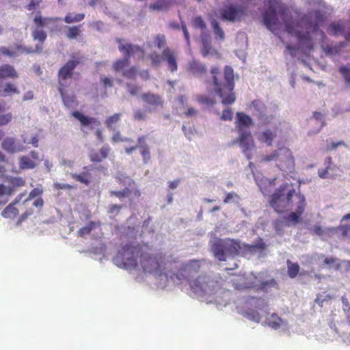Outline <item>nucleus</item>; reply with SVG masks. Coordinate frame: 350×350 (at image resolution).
I'll return each instance as SVG.
<instances>
[{
    "instance_id": "obj_1",
    "label": "nucleus",
    "mask_w": 350,
    "mask_h": 350,
    "mask_svg": "<svg viewBox=\"0 0 350 350\" xmlns=\"http://www.w3.org/2000/svg\"><path fill=\"white\" fill-rule=\"evenodd\" d=\"M179 258L169 252H157L155 254L142 256L141 265L144 271L154 276L157 286L165 288L171 285L188 284L189 296L206 304H228L230 291L219 288L217 282L207 277H198L200 262L191 260L179 265Z\"/></svg>"
},
{
    "instance_id": "obj_2",
    "label": "nucleus",
    "mask_w": 350,
    "mask_h": 350,
    "mask_svg": "<svg viewBox=\"0 0 350 350\" xmlns=\"http://www.w3.org/2000/svg\"><path fill=\"white\" fill-rule=\"evenodd\" d=\"M267 10L263 17L264 25L274 34L284 26L288 33L295 36L298 42L299 47L295 48L286 44L285 55L288 54L293 58L304 62L303 55L308 56L314 46V40L322 42L321 49L327 56L332 57L338 55L345 46V42L327 44L325 43L327 36L324 31L319 29V25L326 18L325 3L321 0H316L319 8L306 14L300 22L296 25L289 23L287 21L288 8L278 0H266Z\"/></svg>"
},
{
    "instance_id": "obj_3",
    "label": "nucleus",
    "mask_w": 350,
    "mask_h": 350,
    "mask_svg": "<svg viewBox=\"0 0 350 350\" xmlns=\"http://www.w3.org/2000/svg\"><path fill=\"white\" fill-rule=\"evenodd\" d=\"M211 252L215 259L219 261H226L228 259H232L240 254L243 249L253 252L256 249L260 250L265 248L264 243L256 245H241L238 241L233 239H219L214 238L210 241Z\"/></svg>"
},
{
    "instance_id": "obj_4",
    "label": "nucleus",
    "mask_w": 350,
    "mask_h": 350,
    "mask_svg": "<svg viewBox=\"0 0 350 350\" xmlns=\"http://www.w3.org/2000/svg\"><path fill=\"white\" fill-rule=\"evenodd\" d=\"M212 82L215 93L221 99L224 105L232 104L235 101L234 89L233 70L230 66H226L224 74V81L221 77L219 70L217 67L211 68Z\"/></svg>"
},
{
    "instance_id": "obj_5",
    "label": "nucleus",
    "mask_w": 350,
    "mask_h": 350,
    "mask_svg": "<svg viewBox=\"0 0 350 350\" xmlns=\"http://www.w3.org/2000/svg\"><path fill=\"white\" fill-rule=\"evenodd\" d=\"M140 252V249L138 247L133 246L131 245H126L122 247L113 258L114 264L120 268L125 269L127 270H142L144 271L141 265L142 256L144 254H148L150 255L155 254V253L144 252L142 253L139 256V263H138L137 258ZM146 273H147L146 272Z\"/></svg>"
},
{
    "instance_id": "obj_6",
    "label": "nucleus",
    "mask_w": 350,
    "mask_h": 350,
    "mask_svg": "<svg viewBox=\"0 0 350 350\" xmlns=\"http://www.w3.org/2000/svg\"><path fill=\"white\" fill-rule=\"evenodd\" d=\"M297 196L301 195L296 193L292 185L286 183L272 195L270 204L278 213L293 210L294 206L297 204Z\"/></svg>"
},
{
    "instance_id": "obj_7",
    "label": "nucleus",
    "mask_w": 350,
    "mask_h": 350,
    "mask_svg": "<svg viewBox=\"0 0 350 350\" xmlns=\"http://www.w3.org/2000/svg\"><path fill=\"white\" fill-rule=\"evenodd\" d=\"M272 161H275L276 166L282 171L291 172L294 169V158L288 148H280L262 158V162Z\"/></svg>"
},
{
    "instance_id": "obj_8",
    "label": "nucleus",
    "mask_w": 350,
    "mask_h": 350,
    "mask_svg": "<svg viewBox=\"0 0 350 350\" xmlns=\"http://www.w3.org/2000/svg\"><path fill=\"white\" fill-rule=\"evenodd\" d=\"M118 49L123 53L124 57L116 61L113 64V69L116 72L122 70L129 64V59L131 57L133 56L137 59L144 57V51L139 46L129 44L124 40H118Z\"/></svg>"
},
{
    "instance_id": "obj_9",
    "label": "nucleus",
    "mask_w": 350,
    "mask_h": 350,
    "mask_svg": "<svg viewBox=\"0 0 350 350\" xmlns=\"http://www.w3.org/2000/svg\"><path fill=\"white\" fill-rule=\"evenodd\" d=\"M152 65L159 66L162 62H165L167 64L168 69L174 72L178 70L177 64V53L169 47L165 48L161 55L154 52L150 55Z\"/></svg>"
},
{
    "instance_id": "obj_10",
    "label": "nucleus",
    "mask_w": 350,
    "mask_h": 350,
    "mask_svg": "<svg viewBox=\"0 0 350 350\" xmlns=\"http://www.w3.org/2000/svg\"><path fill=\"white\" fill-rule=\"evenodd\" d=\"M72 115L75 118L77 119L81 122L82 126L81 131L83 133H88V132L85 131L86 129H90L92 130L96 129V135L98 139L101 142L104 141L101 129L97 128L100 126V122L98 119L96 118L85 116L79 111H74Z\"/></svg>"
},
{
    "instance_id": "obj_11",
    "label": "nucleus",
    "mask_w": 350,
    "mask_h": 350,
    "mask_svg": "<svg viewBox=\"0 0 350 350\" xmlns=\"http://www.w3.org/2000/svg\"><path fill=\"white\" fill-rule=\"evenodd\" d=\"M245 8L243 5H229L220 11V18L224 21H240L245 16Z\"/></svg>"
},
{
    "instance_id": "obj_12",
    "label": "nucleus",
    "mask_w": 350,
    "mask_h": 350,
    "mask_svg": "<svg viewBox=\"0 0 350 350\" xmlns=\"http://www.w3.org/2000/svg\"><path fill=\"white\" fill-rule=\"evenodd\" d=\"M255 110V116H257L259 122L262 124H275V125L282 124V120L275 115H267L265 113L266 107L260 100H255L252 103Z\"/></svg>"
},
{
    "instance_id": "obj_13",
    "label": "nucleus",
    "mask_w": 350,
    "mask_h": 350,
    "mask_svg": "<svg viewBox=\"0 0 350 350\" xmlns=\"http://www.w3.org/2000/svg\"><path fill=\"white\" fill-rule=\"evenodd\" d=\"M314 232L323 239L337 235L338 237L344 238L350 237V226H340L337 228H327L320 226H314L313 227Z\"/></svg>"
},
{
    "instance_id": "obj_14",
    "label": "nucleus",
    "mask_w": 350,
    "mask_h": 350,
    "mask_svg": "<svg viewBox=\"0 0 350 350\" xmlns=\"http://www.w3.org/2000/svg\"><path fill=\"white\" fill-rule=\"evenodd\" d=\"M237 142L242 150V152L248 160L251 159L256 151V146L250 131H243L239 133Z\"/></svg>"
},
{
    "instance_id": "obj_15",
    "label": "nucleus",
    "mask_w": 350,
    "mask_h": 350,
    "mask_svg": "<svg viewBox=\"0 0 350 350\" xmlns=\"http://www.w3.org/2000/svg\"><path fill=\"white\" fill-rule=\"evenodd\" d=\"M327 31L330 36H344L347 40H350V24L347 21H334L329 24Z\"/></svg>"
},
{
    "instance_id": "obj_16",
    "label": "nucleus",
    "mask_w": 350,
    "mask_h": 350,
    "mask_svg": "<svg viewBox=\"0 0 350 350\" xmlns=\"http://www.w3.org/2000/svg\"><path fill=\"white\" fill-rule=\"evenodd\" d=\"M284 123V122L282 121V124L280 125H275L273 123L267 124L269 127L260 132L257 136V139L258 141L265 143L268 146H271L273 141L276 137L278 131L281 129Z\"/></svg>"
},
{
    "instance_id": "obj_17",
    "label": "nucleus",
    "mask_w": 350,
    "mask_h": 350,
    "mask_svg": "<svg viewBox=\"0 0 350 350\" xmlns=\"http://www.w3.org/2000/svg\"><path fill=\"white\" fill-rule=\"evenodd\" d=\"M42 48L40 44H36V46L27 47L22 45H17L16 47V50H11L5 46L0 47V53L9 56V57H16L18 55V52L25 53H32L35 52H40Z\"/></svg>"
},
{
    "instance_id": "obj_18",
    "label": "nucleus",
    "mask_w": 350,
    "mask_h": 350,
    "mask_svg": "<svg viewBox=\"0 0 350 350\" xmlns=\"http://www.w3.org/2000/svg\"><path fill=\"white\" fill-rule=\"evenodd\" d=\"M297 200V204L294 206V212H291L288 217V221L295 224L298 221L299 217L303 214L306 202L304 196H295Z\"/></svg>"
},
{
    "instance_id": "obj_19",
    "label": "nucleus",
    "mask_w": 350,
    "mask_h": 350,
    "mask_svg": "<svg viewBox=\"0 0 350 350\" xmlns=\"http://www.w3.org/2000/svg\"><path fill=\"white\" fill-rule=\"evenodd\" d=\"M79 62L77 59L68 61L59 71V81L61 85H63L62 81L71 78L73 70L79 64Z\"/></svg>"
},
{
    "instance_id": "obj_20",
    "label": "nucleus",
    "mask_w": 350,
    "mask_h": 350,
    "mask_svg": "<svg viewBox=\"0 0 350 350\" xmlns=\"http://www.w3.org/2000/svg\"><path fill=\"white\" fill-rule=\"evenodd\" d=\"M236 116V123L239 133H243V131H250L249 127L253 122L251 117L241 112H237Z\"/></svg>"
},
{
    "instance_id": "obj_21",
    "label": "nucleus",
    "mask_w": 350,
    "mask_h": 350,
    "mask_svg": "<svg viewBox=\"0 0 350 350\" xmlns=\"http://www.w3.org/2000/svg\"><path fill=\"white\" fill-rule=\"evenodd\" d=\"M189 70L196 77H202L207 72L206 66L196 59H192L188 64Z\"/></svg>"
},
{
    "instance_id": "obj_22",
    "label": "nucleus",
    "mask_w": 350,
    "mask_h": 350,
    "mask_svg": "<svg viewBox=\"0 0 350 350\" xmlns=\"http://www.w3.org/2000/svg\"><path fill=\"white\" fill-rule=\"evenodd\" d=\"M2 148L9 153L23 151L24 146L12 137H6L2 142Z\"/></svg>"
},
{
    "instance_id": "obj_23",
    "label": "nucleus",
    "mask_w": 350,
    "mask_h": 350,
    "mask_svg": "<svg viewBox=\"0 0 350 350\" xmlns=\"http://www.w3.org/2000/svg\"><path fill=\"white\" fill-rule=\"evenodd\" d=\"M60 20L59 18L57 17H46L43 18L40 12H38L36 14L33 21L36 26L38 27H49V25L52 23H56L57 21Z\"/></svg>"
},
{
    "instance_id": "obj_24",
    "label": "nucleus",
    "mask_w": 350,
    "mask_h": 350,
    "mask_svg": "<svg viewBox=\"0 0 350 350\" xmlns=\"http://www.w3.org/2000/svg\"><path fill=\"white\" fill-rule=\"evenodd\" d=\"M254 178L262 193L266 195L269 191V188L272 186L274 180H271L260 175H254Z\"/></svg>"
},
{
    "instance_id": "obj_25",
    "label": "nucleus",
    "mask_w": 350,
    "mask_h": 350,
    "mask_svg": "<svg viewBox=\"0 0 350 350\" xmlns=\"http://www.w3.org/2000/svg\"><path fill=\"white\" fill-rule=\"evenodd\" d=\"M138 144L140 153L143 157L144 163H147L150 159V152L149 146L146 142L145 137L144 136L139 137L138 138Z\"/></svg>"
},
{
    "instance_id": "obj_26",
    "label": "nucleus",
    "mask_w": 350,
    "mask_h": 350,
    "mask_svg": "<svg viewBox=\"0 0 350 350\" xmlns=\"http://www.w3.org/2000/svg\"><path fill=\"white\" fill-rule=\"evenodd\" d=\"M13 94H19V90L14 84L11 83H5L3 84L0 83V96L6 97Z\"/></svg>"
},
{
    "instance_id": "obj_27",
    "label": "nucleus",
    "mask_w": 350,
    "mask_h": 350,
    "mask_svg": "<svg viewBox=\"0 0 350 350\" xmlns=\"http://www.w3.org/2000/svg\"><path fill=\"white\" fill-rule=\"evenodd\" d=\"M142 100L150 105L158 107L162 105L161 97L157 94L146 93L142 95Z\"/></svg>"
},
{
    "instance_id": "obj_28",
    "label": "nucleus",
    "mask_w": 350,
    "mask_h": 350,
    "mask_svg": "<svg viewBox=\"0 0 350 350\" xmlns=\"http://www.w3.org/2000/svg\"><path fill=\"white\" fill-rule=\"evenodd\" d=\"M121 118V113H115L113 116L108 117L105 120V124L107 128L110 131L115 133L118 131L117 124L120 122Z\"/></svg>"
},
{
    "instance_id": "obj_29",
    "label": "nucleus",
    "mask_w": 350,
    "mask_h": 350,
    "mask_svg": "<svg viewBox=\"0 0 350 350\" xmlns=\"http://www.w3.org/2000/svg\"><path fill=\"white\" fill-rule=\"evenodd\" d=\"M239 312H241V314H242L243 317H246L248 320L256 323L260 322V315L259 312L255 310V308H247L246 310H242Z\"/></svg>"
},
{
    "instance_id": "obj_30",
    "label": "nucleus",
    "mask_w": 350,
    "mask_h": 350,
    "mask_svg": "<svg viewBox=\"0 0 350 350\" xmlns=\"http://www.w3.org/2000/svg\"><path fill=\"white\" fill-rule=\"evenodd\" d=\"M267 324L268 326L277 329L280 327V326L283 325H286L284 320L278 317L276 314L273 313L267 317Z\"/></svg>"
},
{
    "instance_id": "obj_31",
    "label": "nucleus",
    "mask_w": 350,
    "mask_h": 350,
    "mask_svg": "<svg viewBox=\"0 0 350 350\" xmlns=\"http://www.w3.org/2000/svg\"><path fill=\"white\" fill-rule=\"evenodd\" d=\"M174 0H157L150 8L157 11H165L173 4Z\"/></svg>"
},
{
    "instance_id": "obj_32",
    "label": "nucleus",
    "mask_w": 350,
    "mask_h": 350,
    "mask_svg": "<svg viewBox=\"0 0 350 350\" xmlns=\"http://www.w3.org/2000/svg\"><path fill=\"white\" fill-rule=\"evenodd\" d=\"M15 192V189L10 186H5L0 184V198L3 199V204L8 202L9 198Z\"/></svg>"
},
{
    "instance_id": "obj_33",
    "label": "nucleus",
    "mask_w": 350,
    "mask_h": 350,
    "mask_svg": "<svg viewBox=\"0 0 350 350\" xmlns=\"http://www.w3.org/2000/svg\"><path fill=\"white\" fill-rule=\"evenodd\" d=\"M59 92L62 95V98L64 105L68 108H73L77 106V102L75 97L72 94H68L64 92L62 88H59Z\"/></svg>"
},
{
    "instance_id": "obj_34",
    "label": "nucleus",
    "mask_w": 350,
    "mask_h": 350,
    "mask_svg": "<svg viewBox=\"0 0 350 350\" xmlns=\"http://www.w3.org/2000/svg\"><path fill=\"white\" fill-rule=\"evenodd\" d=\"M18 214V210L14 206V204H9L1 213V215L5 218H12Z\"/></svg>"
},
{
    "instance_id": "obj_35",
    "label": "nucleus",
    "mask_w": 350,
    "mask_h": 350,
    "mask_svg": "<svg viewBox=\"0 0 350 350\" xmlns=\"http://www.w3.org/2000/svg\"><path fill=\"white\" fill-rule=\"evenodd\" d=\"M211 23L213 32L216 36V38H219V40H223L225 38V35L223 29L219 26V23L215 19H212Z\"/></svg>"
},
{
    "instance_id": "obj_36",
    "label": "nucleus",
    "mask_w": 350,
    "mask_h": 350,
    "mask_svg": "<svg viewBox=\"0 0 350 350\" xmlns=\"http://www.w3.org/2000/svg\"><path fill=\"white\" fill-rule=\"evenodd\" d=\"M19 166L21 169H33L36 167L34 161L26 156L21 157L19 161Z\"/></svg>"
},
{
    "instance_id": "obj_37",
    "label": "nucleus",
    "mask_w": 350,
    "mask_h": 350,
    "mask_svg": "<svg viewBox=\"0 0 350 350\" xmlns=\"http://www.w3.org/2000/svg\"><path fill=\"white\" fill-rule=\"evenodd\" d=\"M32 37L33 40L43 42L46 38V33L38 26L32 31Z\"/></svg>"
},
{
    "instance_id": "obj_38",
    "label": "nucleus",
    "mask_w": 350,
    "mask_h": 350,
    "mask_svg": "<svg viewBox=\"0 0 350 350\" xmlns=\"http://www.w3.org/2000/svg\"><path fill=\"white\" fill-rule=\"evenodd\" d=\"M85 17L84 14H75V13H68L65 18L64 21L66 23H77L81 21Z\"/></svg>"
},
{
    "instance_id": "obj_39",
    "label": "nucleus",
    "mask_w": 350,
    "mask_h": 350,
    "mask_svg": "<svg viewBox=\"0 0 350 350\" xmlns=\"http://www.w3.org/2000/svg\"><path fill=\"white\" fill-rule=\"evenodd\" d=\"M287 265L288 275L292 278H295L299 273V265L297 263H292L290 260H287Z\"/></svg>"
},
{
    "instance_id": "obj_40",
    "label": "nucleus",
    "mask_w": 350,
    "mask_h": 350,
    "mask_svg": "<svg viewBox=\"0 0 350 350\" xmlns=\"http://www.w3.org/2000/svg\"><path fill=\"white\" fill-rule=\"evenodd\" d=\"M80 27L81 26L68 27V31L66 32L67 38L69 39H75L80 34Z\"/></svg>"
},
{
    "instance_id": "obj_41",
    "label": "nucleus",
    "mask_w": 350,
    "mask_h": 350,
    "mask_svg": "<svg viewBox=\"0 0 350 350\" xmlns=\"http://www.w3.org/2000/svg\"><path fill=\"white\" fill-rule=\"evenodd\" d=\"M111 142L114 144L118 142H131L132 139L129 137H123L119 131L113 133L111 137Z\"/></svg>"
},
{
    "instance_id": "obj_42",
    "label": "nucleus",
    "mask_w": 350,
    "mask_h": 350,
    "mask_svg": "<svg viewBox=\"0 0 350 350\" xmlns=\"http://www.w3.org/2000/svg\"><path fill=\"white\" fill-rule=\"evenodd\" d=\"M131 192V190H129L127 187H125L122 191H110V194L111 196H114L119 199H122L123 198H129Z\"/></svg>"
},
{
    "instance_id": "obj_43",
    "label": "nucleus",
    "mask_w": 350,
    "mask_h": 350,
    "mask_svg": "<svg viewBox=\"0 0 350 350\" xmlns=\"http://www.w3.org/2000/svg\"><path fill=\"white\" fill-rule=\"evenodd\" d=\"M96 224L93 221H90L86 224L85 226L81 228L78 234L80 237H84L86 234H88L94 228Z\"/></svg>"
},
{
    "instance_id": "obj_44",
    "label": "nucleus",
    "mask_w": 350,
    "mask_h": 350,
    "mask_svg": "<svg viewBox=\"0 0 350 350\" xmlns=\"http://www.w3.org/2000/svg\"><path fill=\"white\" fill-rule=\"evenodd\" d=\"M239 201V196L235 192H230L226 194L224 202L226 204L236 203Z\"/></svg>"
},
{
    "instance_id": "obj_45",
    "label": "nucleus",
    "mask_w": 350,
    "mask_h": 350,
    "mask_svg": "<svg viewBox=\"0 0 350 350\" xmlns=\"http://www.w3.org/2000/svg\"><path fill=\"white\" fill-rule=\"evenodd\" d=\"M193 25L196 27L202 29L203 31L206 29V24L203 19L200 16H197L192 20ZM204 32H202V33Z\"/></svg>"
},
{
    "instance_id": "obj_46",
    "label": "nucleus",
    "mask_w": 350,
    "mask_h": 350,
    "mask_svg": "<svg viewBox=\"0 0 350 350\" xmlns=\"http://www.w3.org/2000/svg\"><path fill=\"white\" fill-rule=\"evenodd\" d=\"M315 302L317 304H325L329 305L332 304L331 303V298L327 295H319L317 296V297L315 299Z\"/></svg>"
},
{
    "instance_id": "obj_47",
    "label": "nucleus",
    "mask_w": 350,
    "mask_h": 350,
    "mask_svg": "<svg viewBox=\"0 0 350 350\" xmlns=\"http://www.w3.org/2000/svg\"><path fill=\"white\" fill-rule=\"evenodd\" d=\"M339 70L345 81L350 83V66H341Z\"/></svg>"
},
{
    "instance_id": "obj_48",
    "label": "nucleus",
    "mask_w": 350,
    "mask_h": 350,
    "mask_svg": "<svg viewBox=\"0 0 350 350\" xmlns=\"http://www.w3.org/2000/svg\"><path fill=\"white\" fill-rule=\"evenodd\" d=\"M126 89L132 96L137 95L141 90V88L139 86L133 83H127Z\"/></svg>"
},
{
    "instance_id": "obj_49",
    "label": "nucleus",
    "mask_w": 350,
    "mask_h": 350,
    "mask_svg": "<svg viewBox=\"0 0 350 350\" xmlns=\"http://www.w3.org/2000/svg\"><path fill=\"white\" fill-rule=\"evenodd\" d=\"M42 193V190L39 189V188H35L33 189L29 194L28 197L27 199H25L24 201H23V204H26V203L31 200H33V198H35L36 197L40 196L41 193Z\"/></svg>"
},
{
    "instance_id": "obj_50",
    "label": "nucleus",
    "mask_w": 350,
    "mask_h": 350,
    "mask_svg": "<svg viewBox=\"0 0 350 350\" xmlns=\"http://www.w3.org/2000/svg\"><path fill=\"white\" fill-rule=\"evenodd\" d=\"M155 42L157 47L159 49H163L166 48V41H165V37L163 34H159L155 37Z\"/></svg>"
},
{
    "instance_id": "obj_51",
    "label": "nucleus",
    "mask_w": 350,
    "mask_h": 350,
    "mask_svg": "<svg viewBox=\"0 0 350 350\" xmlns=\"http://www.w3.org/2000/svg\"><path fill=\"white\" fill-rule=\"evenodd\" d=\"M202 55L203 57H206L208 55V54L210 52L211 50V45L208 44V42L205 40L204 33H202Z\"/></svg>"
},
{
    "instance_id": "obj_52",
    "label": "nucleus",
    "mask_w": 350,
    "mask_h": 350,
    "mask_svg": "<svg viewBox=\"0 0 350 350\" xmlns=\"http://www.w3.org/2000/svg\"><path fill=\"white\" fill-rule=\"evenodd\" d=\"M12 118V115L10 113L3 114L0 116V126L8 124Z\"/></svg>"
},
{
    "instance_id": "obj_53",
    "label": "nucleus",
    "mask_w": 350,
    "mask_h": 350,
    "mask_svg": "<svg viewBox=\"0 0 350 350\" xmlns=\"http://www.w3.org/2000/svg\"><path fill=\"white\" fill-rule=\"evenodd\" d=\"M12 187H20L25 185V180L22 178L15 177L10 180Z\"/></svg>"
},
{
    "instance_id": "obj_54",
    "label": "nucleus",
    "mask_w": 350,
    "mask_h": 350,
    "mask_svg": "<svg viewBox=\"0 0 350 350\" xmlns=\"http://www.w3.org/2000/svg\"><path fill=\"white\" fill-rule=\"evenodd\" d=\"M111 150V148L108 144H105L99 150L100 158L103 160L106 159Z\"/></svg>"
},
{
    "instance_id": "obj_55",
    "label": "nucleus",
    "mask_w": 350,
    "mask_h": 350,
    "mask_svg": "<svg viewBox=\"0 0 350 350\" xmlns=\"http://www.w3.org/2000/svg\"><path fill=\"white\" fill-rule=\"evenodd\" d=\"M275 281L272 279L265 282H262L260 285V288L263 291H267V288L269 286H275Z\"/></svg>"
},
{
    "instance_id": "obj_56",
    "label": "nucleus",
    "mask_w": 350,
    "mask_h": 350,
    "mask_svg": "<svg viewBox=\"0 0 350 350\" xmlns=\"http://www.w3.org/2000/svg\"><path fill=\"white\" fill-rule=\"evenodd\" d=\"M123 76L128 79H133L136 76L135 68H131L129 70L123 72Z\"/></svg>"
},
{
    "instance_id": "obj_57",
    "label": "nucleus",
    "mask_w": 350,
    "mask_h": 350,
    "mask_svg": "<svg viewBox=\"0 0 350 350\" xmlns=\"http://www.w3.org/2000/svg\"><path fill=\"white\" fill-rule=\"evenodd\" d=\"M197 100L199 103L206 104L208 105H212L214 103L213 99L204 96H198Z\"/></svg>"
},
{
    "instance_id": "obj_58",
    "label": "nucleus",
    "mask_w": 350,
    "mask_h": 350,
    "mask_svg": "<svg viewBox=\"0 0 350 350\" xmlns=\"http://www.w3.org/2000/svg\"><path fill=\"white\" fill-rule=\"evenodd\" d=\"M232 118V113L230 109H226L223 111L221 119L223 120H230Z\"/></svg>"
},
{
    "instance_id": "obj_59",
    "label": "nucleus",
    "mask_w": 350,
    "mask_h": 350,
    "mask_svg": "<svg viewBox=\"0 0 350 350\" xmlns=\"http://www.w3.org/2000/svg\"><path fill=\"white\" fill-rule=\"evenodd\" d=\"M72 177L75 178L76 180L81 182L82 183H84L85 185H88L89 183L88 180L85 177L84 174H72Z\"/></svg>"
},
{
    "instance_id": "obj_60",
    "label": "nucleus",
    "mask_w": 350,
    "mask_h": 350,
    "mask_svg": "<svg viewBox=\"0 0 350 350\" xmlns=\"http://www.w3.org/2000/svg\"><path fill=\"white\" fill-rule=\"evenodd\" d=\"M146 116V111L137 110L134 113V118L137 120H144Z\"/></svg>"
},
{
    "instance_id": "obj_61",
    "label": "nucleus",
    "mask_w": 350,
    "mask_h": 350,
    "mask_svg": "<svg viewBox=\"0 0 350 350\" xmlns=\"http://www.w3.org/2000/svg\"><path fill=\"white\" fill-rule=\"evenodd\" d=\"M101 82L103 83V85L105 88H111L113 85V81L111 79L108 77H102L101 78Z\"/></svg>"
},
{
    "instance_id": "obj_62",
    "label": "nucleus",
    "mask_w": 350,
    "mask_h": 350,
    "mask_svg": "<svg viewBox=\"0 0 350 350\" xmlns=\"http://www.w3.org/2000/svg\"><path fill=\"white\" fill-rule=\"evenodd\" d=\"M54 187L57 189H70L72 188V186L70 185L59 183H55Z\"/></svg>"
},
{
    "instance_id": "obj_63",
    "label": "nucleus",
    "mask_w": 350,
    "mask_h": 350,
    "mask_svg": "<svg viewBox=\"0 0 350 350\" xmlns=\"http://www.w3.org/2000/svg\"><path fill=\"white\" fill-rule=\"evenodd\" d=\"M41 0H31L30 3L27 5L29 10H33L40 4Z\"/></svg>"
},
{
    "instance_id": "obj_64",
    "label": "nucleus",
    "mask_w": 350,
    "mask_h": 350,
    "mask_svg": "<svg viewBox=\"0 0 350 350\" xmlns=\"http://www.w3.org/2000/svg\"><path fill=\"white\" fill-rule=\"evenodd\" d=\"M328 169H329L328 166H327L325 167V169H324V170L323 169H319L318 170V174H319V177L321 178H328L329 176V174H328V172H327Z\"/></svg>"
}]
</instances>
